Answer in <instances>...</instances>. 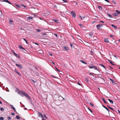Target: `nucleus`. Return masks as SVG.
<instances>
[{"label": "nucleus", "mask_w": 120, "mask_h": 120, "mask_svg": "<svg viewBox=\"0 0 120 120\" xmlns=\"http://www.w3.org/2000/svg\"><path fill=\"white\" fill-rule=\"evenodd\" d=\"M16 89L17 90V92L22 97H23L24 96L26 97L29 98L30 100V101L31 102V103H32L31 101V99L29 96L28 94H27L26 92H25L23 90H22L21 91L18 89L16 88Z\"/></svg>", "instance_id": "1"}, {"label": "nucleus", "mask_w": 120, "mask_h": 120, "mask_svg": "<svg viewBox=\"0 0 120 120\" xmlns=\"http://www.w3.org/2000/svg\"><path fill=\"white\" fill-rule=\"evenodd\" d=\"M71 14L72 15L73 18H75V17L76 14L74 11H72L71 12Z\"/></svg>", "instance_id": "2"}, {"label": "nucleus", "mask_w": 120, "mask_h": 120, "mask_svg": "<svg viewBox=\"0 0 120 120\" xmlns=\"http://www.w3.org/2000/svg\"><path fill=\"white\" fill-rule=\"evenodd\" d=\"M62 49L63 50H64V51L66 50H68L69 49L68 47L65 46H63L62 47Z\"/></svg>", "instance_id": "3"}, {"label": "nucleus", "mask_w": 120, "mask_h": 120, "mask_svg": "<svg viewBox=\"0 0 120 120\" xmlns=\"http://www.w3.org/2000/svg\"><path fill=\"white\" fill-rule=\"evenodd\" d=\"M96 26L97 27V28L98 29H100V28L101 27H102L103 26L102 25V24H98V25H96Z\"/></svg>", "instance_id": "4"}, {"label": "nucleus", "mask_w": 120, "mask_h": 120, "mask_svg": "<svg viewBox=\"0 0 120 120\" xmlns=\"http://www.w3.org/2000/svg\"><path fill=\"white\" fill-rule=\"evenodd\" d=\"M38 116L40 117H41L42 118H44L43 116V115L42 114H41V113L38 112Z\"/></svg>", "instance_id": "5"}, {"label": "nucleus", "mask_w": 120, "mask_h": 120, "mask_svg": "<svg viewBox=\"0 0 120 120\" xmlns=\"http://www.w3.org/2000/svg\"><path fill=\"white\" fill-rule=\"evenodd\" d=\"M12 51L13 54L16 56L17 57L19 58L20 57V56L18 54L16 53L14 51L12 50Z\"/></svg>", "instance_id": "6"}, {"label": "nucleus", "mask_w": 120, "mask_h": 120, "mask_svg": "<svg viewBox=\"0 0 120 120\" xmlns=\"http://www.w3.org/2000/svg\"><path fill=\"white\" fill-rule=\"evenodd\" d=\"M16 65L19 68L21 69H22V67L21 64H16Z\"/></svg>", "instance_id": "7"}, {"label": "nucleus", "mask_w": 120, "mask_h": 120, "mask_svg": "<svg viewBox=\"0 0 120 120\" xmlns=\"http://www.w3.org/2000/svg\"><path fill=\"white\" fill-rule=\"evenodd\" d=\"M110 80L112 82L113 85H115L116 84V83L114 82V81L113 79H110Z\"/></svg>", "instance_id": "8"}, {"label": "nucleus", "mask_w": 120, "mask_h": 120, "mask_svg": "<svg viewBox=\"0 0 120 120\" xmlns=\"http://www.w3.org/2000/svg\"><path fill=\"white\" fill-rule=\"evenodd\" d=\"M3 2H5L8 3L9 4H12L11 3H10L9 1H8V0H3Z\"/></svg>", "instance_id": "9"}, {"label": "nucleus", "mask_w": 120, "mask_h": 120, "mask_svg": "<svg viewBox=\"0 0 120 120\" xmlns=\"http://www.w3.org/2000/svg\"><path fill=\"white\" fill-rule=\"evenodd\" d=\"M102 106L105 109H106L108 111V112L109 113L110 110H109V109L104 105H102Z\"/></svg>", "instance_id": "10"}, {"label": "nucleus", "mask_w": 120, "mask_h": 120, "mask_svg": "<svg viewBox=\"0 0 120 120\" xmlns=\"http://www.w3.org/2000/svg\"><path fill=\"white\" fill-rule=\"evenodd\" d=\"M107 99L110 102L111 104H112L113 103V101L112 100L109 99Z\"/></svg>", "instance_id": "11"}, {"label": "nucleus", "mask_w": 120, "mask_h": 120, "mask_svg": "<svg viewBox=\"0 0 120 120\" xmlns=\"http://www.w3.org/2000/svg\"><path fill=\"white\" fill-rule=\"evenodd\" d=\"M13 22V20L12 19H11L9 21V23L11 24H12Z\"/></svg>", "instance_id": "12"}, {"label": "nucleus", "mask_w": 120, "mask_h": 120, "mask_svg": "<svg viewBox=\"0 0 120 120\" xmlns=\"http://www.w3.org/2000/svg\"><path fill=\"white\" fill-rule=\"evenodd\" d=\"M102 100L104 102V103L105 104H108V102H106V101L105 99L104 98H102Z\"/></svg>", "instance_id": "13"}, {"label": "nucleus", "mask_w": 120, "mask_h": 120, "mask_svg": "<svg viewBox=\"0 0 120 120\" xmlns=\"http://www.w3.org/2000/svg\"><path fill=\"white\" fill-rule=\"evenodd\" d=\"M32 19L33 17L31 16H29L27 17V19L29 20L30 19Z\"/></svg>", "instance_id": "14"}, {"label": "nucleus", "mask_w": 120, "mask_h": 120, "mask_svg": "<svg viewBox=\"0 0 120 120\" xmlns=\"http://www.w3.org/2000/svg\"><path fill=\"white\" fill-rule=\"evenodd\" d=\"M21 6L23 7L24 8L26 9H27V6H25V5H23V4H22L20 5Z\"/></svg>", "instance_id": "15"}, {"label": "nucleus", "mask_w": 120, "mask_h": 120, "mask_svg": "<svg viewBox=\"0 0 120 120\" xmlns=\"http://www.w3.org/2000/svg\"><path fill=\"white\" fill-rule=\"evenodd\" d=\"M104 41L107 43H108L109 42L108 39L107 38L105 39Z\"/></svg>", "instance_id": "16"}, {"label": "nucleus", "mask_w": 120, "mask_h": 120, "mask_svg": "<svg viewBox=\"0 0 120 120\" xmlns=\"http://www.w3.org/2000/svg\"><path fill=\"white\" fill-rule=\"evenodd\" d=\"M53 21L57 23H59V22L58 20H57L56 19H54L53 20Z\"/></svg>", "instance_id": "17"}, {"label": "nucleus", "mask_w": 120, "mask_h": 120, "mask_svg": "<svg viewBox=\"0 0 120 120\" xmlns=\"http://www.w3.org/2000/svg\"><path fill=\"white\" fill-rule=\"evenodd\" d=\"M108 61L110 63V64H111L112 65H114V64H113L112 62V61L111 60H108Z\"/></svg>", "instance_id": "18"}, {"label": "nucleus", "mask_w": 120, "mask_h": 120, "mask_svg": "<svg viewBox=\"0 0 120 120\" xmlns=\"http://www.w3.org/2000/svg\"><path fill=\"white\" fill-rule=\"evenodd\" d=\"M116 12L117 14H118V15L120 14V11L117 10H116L115 11Z\"/></svg>", "instance_id": "19"}, {"label": "nucleus", "mask_w": 120, "mask_h": 120, "mask_svg": "<svg viewBox=\"0 0 120 120\" xmlns=\"http://www.w3.org/2000/svg\"><path fill=\"white\" fill-rule=\"evenodd\" d=\"M91 66H89V67L91 68H93V67H94V65L93 64H91Z\"/></svg>", "instance_id": "20"}, {"label": "nucleus", "mask_w": 120, "mask_h": 120, "mask_svg": "<svg viewBox=\"0 0 120 120\" xmlns=\"http://www.w3.org/2000/svg\"><path fill=\"white\" fill-rule=\"evenodd\" d=\"M107 15L109 16V17L112 18H113L112 16V15H110L108 13H107Z\"/></svg>", "instance_id": "21"}, {"label": "nucleus", "mask_w": 120, "mask_h": 120, "mask_svg": "<svg viewBox=\"0 0 120 120\" xmlns=\"http://www.w3.org/2000/svg\"><path fill=\"white\" fill-rule=\"evenodd\" d=\"M15 5L18 8H21L20 5V6H19L18 5L15 4Z\"/></svg>", "instance_id": "22"}, {"label": "nucleus", "mask_w": 120, "mask_h": 120, "mask_svg": "<svg viewBox=\"0 0 120 120\" xmlns=\"http://www.w3.org/2000/svg\"><path fill=\"white\" fill-rule=\"evenodd\" d=\"M111 26L113 28H115V29H116L117 28V27L115 26L114 24H112Z\"/></svg>", "instance_id": "23"}, {"label": "nucleus", "mask_w": 120, "mask_h": 120, "mask_svg": "<svg viewBox=\"0 0 120 120\" xmlns=\"http://www.w3.org/2000/svg\"><path fill=\"white\" fill-rule=\"evenodd\" d=\"M99 65L101 66H102V67H103L104 68L106 69L105 67L103 64H100Z\"/></svg>", "instance_id": "24"}, {"label": "nucleus", "mask_w": 120, "mask_h": 120, "mask_svg": "<svg viewBox=\"0 0 120 120\" xmlns=\"http://www.w3.org/2000/svg\"><path fill=\"white\" fill-rule=\"evenodd\" d=\"M102 75H101V76H98V77H99L101 79H103L104 80V79L102 77Z\"/></svg>", "instance_id": "25"}, {"label": "nucleus", "mask_w": 120, "mask_h": 120, "mask_svg": "<svg viewBox=\"0 0 120 120\" xmlns=\"http://www.w3.org/2000/svg\"><path fill=\"white\" fill-rule=\"evenodd\" d=\"M39 71H36H36H35V74H36V75H38L39 74L38 73V72H39Z\"/></svg>", "instance_id": "26"}, {"label": "nucleus", "mask_w": 120, "mask_h": 120, "mask_svg": "<svg viewBox=\"0 0 120 120\" xmlns=\"http://www.w3.org/2000/svg\"><path fill=\"white\" fill-rule=\"evenodd\" d=\"M107 106L109 108V109H111V110H113L114 111H115V110H114L111 107H110L109 106L107 105Z\"/></svg>", "instance_id": "27"}, {"label": "nucleus", "mask_w": 120, "mask_h": 120, "mask_svg": "<svg viewBox=\"0 0 120 120\" xmlns=\"http://www.w3.org/2000/svg\"><path fill=\"white\" fill-rule=\"evenodd\" d=\"M100 10H102V8L101 6H98V7Z\"/></svg>", "instance_id": "28"}, {"label": "nucleus", "mask_w": 120, "mask_h": 120, "mask_svg": "<svg viewBox=\"0 0 120 120\" xmlns=\"http://www.w3.org/2000/svg\"><path fill=\"white\" fill-rule=\"evenodd\" d=\"M70 46L71 48H74L75 47L74 44L73 45L72 44H71Z\"/></svg>", "instance_id": "29"}, {"label": "nucleus", "mask_w": 120, "mask_h": 120, "mask_svg": "<svg viewBox=\"0 0 120 120\" xmlns=\"http://www.w3.org/2000/svg\"><path fill=\"white\" fill-rule=\"evenodd\" d=\"M81 61L84 64H87V63H86V62L84 60H81Z\"/></svg>", "instance_id": "30"}, {"label": "nucleus", "mask_w": 120, "mask_h": 120, "mask_svg": "<svg viewBox=\"0 0 120 120\" xmlns=\"http://www.w3.org/2000/svg\"><path fill=\"white\" fill-rule=\"evenodd\" d=\"M94 70H98V68L96 67H95L94 66V67H93V68Z\"/></svg>", "instance_id": "31"}, {"label": "nucleus", "mask_w": 120, "mask_h": 120, "mask_svg": "<svg viewBox=\"0 0 120 120\" xmlns=\"http://www.w3.org/2000/svg\"><path fill=\"white\" fill-rule=\"evenodd\" d=\"M18 47L19 49H22L23 48V47H22V46L20 45H19L18 46Z\"/></svg>", "instance_id": "32"}, {"label": "nucleus", "mask_w": 120, "mask_h": 120, "mask_svg": "<svg viewBox=\"0 0 120 120\" xmlns=\"http://www.w3.org/2000/svg\"><path fill=\"white\" fill-rule=\"evenodd\" d=\"M89 35H90V36H91L93 35V33L92 32H90V33H89Z\"/></svg>", "instance_id": "33"}, {"label": "nucleus", "mask_w": 120, "mask_h": 120, "mask_svg": "<svg viewBox=\"0 0 120 120\" xmlns=\"http://www.w3.org/2000/svg\"><path fill=\"white\" fill-rule=\"evenodd\" d=\"M113 15L115 16H117L118 15L117 13H114L113 14Z\"/></svg>", "instance_id": "34"}, {"label": "nucleus", "mask_w": 120, "mask_h": 120, "mask_svg": "<svg viewBox=\"0 0 120 120\" xmlns=\"http://www.w3.org/2000/svg\"><path fill=\"white\" fill-rule=\"evenodd\" d=\"M0 109L2 112H3L4 111V109L2 107L0 108Z\"/></svg>", "instance_id": "35"}, {"label": "nucleus", "mask_w": 120, "mask_h": 120, "mask_svg": "<svg viewBox=\"0 0 120 120\" xmlns=\"http://www.w3.org/2000/svg\"><path fill=\"white\" fill-rule=\"evenodd\" d=\"M7 119H8V120H11V118L9 116H8Z\"/></svg>", "instance_id": "36"}, {"label": "nucleus", "mask_w": 120, "mask_h": 120, "mask_svg": "<svg viewBox=\"0 0 120 120\" xmlns=\"http://www.w3.org/2000/svg\"><path fill=\"white\" fill-rule=\"evenodd\" d=\"M79 25H80L81 28H83L84 27L83 26L82 24H79Z\"/></svg>", "instance_id": "37"}, {"label": "nucleus", "mask_w": 120, "mask_h": 120, "mask_svg": "<svg viewBox=\"0 0 120 120\" xmlns=\"http://www.w3.org/2000/svg\"><path fill=\"white\" fill-rule=\"evenodd\" d=\"M16 118L18 119H20V117L18 116H16Z\"/></svg>", "instance_id": "38"}, {"label": "nucleus", "mask_w": 120, "mask_h": 120, "mask_svg": "<svg viewBox=\"0 0 120 120\" xmlns=\"http://www.w3.org/2000/svg\"><path fill=\"white\" fill-rule=\"evenodd\" d=\"M16 74H18L19 75L21 76V74L20 73H19L18 71L16 73Z\"/></svg>", "instance_id": "39"}, {"label": "nucleus", "mask_w": 120, "mask_h": 120, "mask_svg": "<svg viewBox=\"0 0 120 120\" xmlns=\"http://www.w3.org/2000/svg\"><path fill=\"white\" fill-rule=\"evenodd\" d=\"M16 74H18L19 75L21 76V74L20 73H19L18 71L16 73Z\"/></svg>", "instance_id": "40"}, {"label": "nucleus", "mask_w": 120, "mask_h": 120, "mask_svg": "<svg viewBox=\"0 0 120 120\" xmlns=\"http://www.w3.org/2000/svg\"><path fill=\"white\" fill-rule=\"evenodd\" d=\"M23 40L24 41H25L26 43L27 44H28V42L27 41V40H26L25 39V38H23Z\"/></svg>", "instance_id": "41"}, {"label": "nucleus", "mask_w": 120, "mask_h": 120, "mask_svg": "<svg viewBox=\"0 0 120 120\" xmlns=\"http://www.w3.org/2000/svg\"><path fill=\"white\" fill-rule=\"evenodd\" d=\"M4 119V118L3 117H0V120H3Z\"/></svg>", "instance_id": "42"}, {"label": "nucleus", "mask_w": 120, "mask_h": 120, "mask_svg": "<svg viewBox=\"0 0 120 120\" xmlns=\"http://www.w3.org/2000/svg\"><path fill=\"white\" fill-rule=\"evenodd\" d=\"M112 1L113 3L114 4H116V3L115 2L114 0H112Z\"/></svg>", "instance_id": "43"}, {"label": "nucleus", "mask_w": 120, "mask_h": 120, "mask_svg": "<svg viewBox=\"0 0 120 120\" xmlns=\"http://www.w3.org/2000/svg\"><path fill=\"white\" fill-rule=\"evenodd\" d=\"M90 104L92 107H93L94 106V105L92 103L90 102Z\"/></svg>", "instance_id": "44"}, {"label": "nucleus", "mask_w": 120, "mask_h": 120, "mask_svg": "<svg viewBox=\"0 0 120 120\" xmlns=\"http://www.w3.org/2000/svg\"><path fill=\"white\" fill-rule=\"evenodd\" d=\"M44 116L45 118H46V119H48V118L47 117H46V115L45 114H44Z\"/></svg>", "instance_id": "45"}, {"label": "nucleus", "mask_w": 120, "mask_h": 120, "mask_svg": "<svg viewBox=\"0 0 120 120\" xmlns=\"http://www.w3.org/2000/svg\"><path fill=\"white\" fill-rule=\"evenodd\" d=\"M88 109L92 113H93V112L89 108H88Z\"/></svg>", "instance_id": "46"}, {"label": "nucleus", "mask_w": 120, "mask_h": 120, "mask_svg": "<svg viewBox=\"0 0 120 120\" xmlns=\"http://www.w3.org/2000/svg\"><path fill=\"white\" fill-rule=\"evenodd\" d=\"M31 80L32 81H33V82H34V83H35L36 82V81L34 80H33V79H31Z\"/></svg>", "instance_id": "47"}, {"label": "nucleus", "mask_w": 120, "mask_h": 120, "mask_svg": "<svg viewBox=\"0 0 120 120\" xmlns=\"http://www.w3.org/2000/svg\"><path fill=\"white\" fill-rule=\"evenodd\" d=\"M54 34L55 36L58 38V35L56 34Z\"/></svg>", "instance_id": "48"}, {"label": "nucleus", "mask_w": 120, "mask_h": 120, "mask_svg": "<svg viewBox=\"0 0 120 120\" xmlns=\"http://www.w3.org/2000/svg\"><path fill=\"white\" fill-rule=\"evenodd\" d=\"M10 106L11 108L12 109L14 108L13 106V105H11Z\"/></svg>", "instance_id": "49"}, {"label": "nucleus", "mask_w": 120, "mask_h": 120, "mask_svg": "<svg viewBox=\"0 0 120 120\" xmlns=\"http://www.w3.org/2000/svg\"><path fill=\"white\" fill-rule=\"evenodd\" d=\"M65 3H67L68 1L67 0H62Z\"/></svg>", "instance_id": "50"}, {"label": "nucleus", "mask_w": 120, "mask_h": 120, "mask_svg": "<svg viewBox=\"0 0 120 120\" xmlns=\"http://www.w3.org/2000/svg\"><path fill=\"white\" fill-rule=\"evenodd\" d=\"M48 54H49V55H50L52 56L53 54H52L50 52Z\"/></svg>", "instance_id": "51"}, {"label": "nucleus", "mask_w": 120, "mask_h": 120, "mask_svg": "<svg viewBox=\"0 0 120 120\" xmlns=\"http://www.w3.org/2000/svg\"><path fill=\"white\" fill-rule=\"evenodd\" d=\"M36 30L37 32H40L41 31V30L39 29H37Z\"/></svg>", "instance_id": "52"}, {"label": "nucleus", "mask_w": 120, "mask_h": 120, "mask_svg": "<svg viewBox=\"0 0 120 120\" xmlns=\"http://www.w3.org/2000/svg\"><path fill=\"white\" fill-rule=\"evenodd\" d=\"M110 36L112 38H113L114 37V35H110Z\"/></svg>", "instance_id": "53"}, {"label": "nucleus", "mask_w": 120, "mask_h": 120, "mask_svg": "<svg viewBox=\"0 0 120 120\" xmlns=\"http://www.w3.org/2000/svg\"><path fill=\"white\" fill-rule=\"evenodd\" d=\"M15 71L16 73L18 71L16 69H15Z\"/></svg>", "instance_id": "54"}, {"label": "nucleus", "mask_w": 120, "mask_h": 120, "mask_svg": "<svg viewBox=\"0 0 120 120\" xmlns=\"http://www.w3.org/2000/svg\"><path fill=\"white\" fill-rule=\"evenodd\" d=\"M79 16V18H80V19L81 20H82V17L80 15Z\"/></svg>", "instance_id": "55"}, {"label": "nucleus", "mask_w": 120, "mask_h": 120, "mask_svg": "<svg viewBox=\"0 0 120 120\" xmlns=\"http://www.w3.org/2000/svg\"><path fill=\"white\" fill-rule=\"evenodd\" d=\"M90 53H91V54H92V55H94V53L92 51H91Z\"/></svg>", "instance_id": "56"}, {"label": "nucleus", "mask_w": 120, "mask_h": 120, "mask_svg": "<svg viewBox=\"0 0 120 120\" xmlns=\"http://www.w3.org/2000/svg\"><path fill=\"white\" fill-rule=\"evenodd\" d=\"M34 17H37V15H34Z\"/></svg>", "instance_id": "57"}, {"label": "nucleus", "mask_w": 120, "mask_h": 120, "mask_svg": "<svg viewBox=\"0 0 120 120\" xmlns=\"http://www.w3.org/2000/svg\"><path fill=\"white\" fill-rule=\"evenodd\" d=\"M22 50H23L24 51H26V50H25V49L24 48H23V47L22 48Z\"/></svg>", "instance_id": "58"}, {"label": "nucleus", "mask_w": 120, "mask_h": 120, "mask_svg": "<svg viewBox=\"0 0 120 120\" xmlns=\"http://www.w3.org/2000/svg\"><path fill=\"white\" fill-rule=\"evenodd\" d=\"M56 68V70L58 71L59 72H60V70H59L57 68Z\"/></svg>", "instance_id": "59"}, {"label": "nucleus", "mask_w": 120, "mask_h": 120, "mask_svg": "<svg viewBox=\"0 0 120 120\" xmlns=\"http://www.w3.org/2000/svg\"><path fill=\"white\" fill-rule=\"evenodd\" d=\"M11 115H12L13 116L15 115V113H11Z\"/></svg>", "instance_id": "60"}, {"label": "nucleus", "mask_w": 120, "mask_h": 120, "mask_svg": "<svg viewBox=\"0 0 120 120\" xmlns=\"http://www.w3.org/2000/svg\"><path fill=\"white\" fill-rule=\"evenodd\" d=\"M46 35V33H43V35Z\"/></svg>", "instance_id": "61"}, {"label": "nucleus", "mask_w": 120, "mask_h": 120, "mask_svg": "<svg viewBox=\"0 0 120 120\" xmlns=\"http://www.w3.org/2000/svg\"><path fill=\"white\" fill-rule=\"evenodd\" d=\"M13 110L15 111V112H16V110H15V108H14L13 109Z\"/></svg>", "instance_id": "62"}, {"label": "nucleus", "mask_w": 120, "mask_h": 120, "mask_svg": "<svg viewBox=\"0 0 120 120\" xmlns=\"http://www.w3.org/2000/svg\"><path fill=\"white\" fill-rule=\"evenodd\" d=\"M13 110L15 111V112H16V110H15V108H14L13 109Z\"/></svg>", "instance_id": "63"}, {"label": "nucleus", "mask_w": 120, "mask_h": 120, "mask_svg": "<svg viewBox=\"0 0 120 120\" xmlns=\"http://www.w3.org/2000/svg\"><path fill=\"white\" fill-rule=\"evenodd\" d=\"M35 44H36V45H39V44H38V43H35Z\"/></svg>", "instance_id": "64"}]
</instances>
